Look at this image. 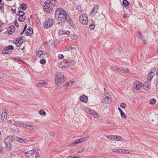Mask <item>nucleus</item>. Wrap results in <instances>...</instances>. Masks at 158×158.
<instances>
[{
  "label": "nucleus",
  "instance_id": "nucleus-47",
  "mask_svg": "<svg viewBox=\"0 0 158 158\" xmlns=\"http://www.w3.org/2000/svg\"><path fill=\"white\" fill-rule=\"evenodd\" d=\"M104 94L105 95V96L107 95H108V96H110V95L108 94V91L106 90H105V88H104Z\"/></svg>",
  "mask_w": 158,
  "mask_h": 158
},
{
  "label": "nucleus",
  "instance_id": "nucleus-59",
  "mask_svg": "<svg viewBox=\"0 0 158 158\" xmlns=\"http://www.w3.org/2000/svg\"><path fill=\"white\" fill-rule=\"evenodd\" d=\"M23 143H25L26 144H28V141L27 140H24L23 142Z\"/></svg>",
  "mask_w": 158,
  "mask_h": 158
},
{
  "label": "nucleus",
  "instance_id": "nucleus-36",
  "mask_svg": "<svg viewBox=\"0 0 158 158\" xmlns=\"http://www.w3.org/2000/svg\"><path fill=\"white\" fill-rule=\"evenodd\" d=\"M39 114L41 115L44 116L46 114L45 111L43 110H41L39 111Z\"/></svg>",
  "mask_w": 158,
  "mask_h": 158
},
{
  "label": "nucleus",
  "instance_id": "nucleus-8",
  "mask_svg": "<svg viewBox=\"0 0 158 158\" xmlns=\"http://www.w3.org/2000/svg\"><path fill=\"white\" fill-rule=\"evenodd\" d=\"M66 12L64 10L61 8H58L55 11V16L56 17H60V15L64 14Z\"/></svg>",
  "mask_w": 158,
  "mask_h": 158
},
{
  "label": "nucleus",
  "instance_id": "nucleus-48",
  "mask_svg": "<svg viewBox=\"0 0 158 158\" xmlns=\"http://www.w3.org/2000/svg\"><path fill=\"white\" fill-rule=\"evenodd\" d=\"M41 64H44L46 63V60L44 59H41L40 62Z\"/></svg>",
  "mask_w": 158,
  "mask_h": 158
},
{
  "label": "nucleus",
  "instance_id": "nucleus-60",
  "mask_svg": "<svg viewBox=\"0 0 158 158\" xmlns=\"http://www.w3.org/2000/svg\"><path fill=\"white\" fill-rule=\"evenodd\" d=\"M54 135V134L53 133V132H50V135L51 136H53Z\"/></svg>",
  "mask_w": 158,
  "mask_h": 158
},
{
  "label": "nucleus",
  "instance_id": "nucleus-39",
  "mask_svg": "<svg viewBox=\"0 0 158 158\" xmlns=\"http://www.w3.org/2000/svg\"><path fill=\"white\" fill-rule=\"evenodd\" d=\"M80 143V142L79 139H77L76 140L72 143V145L75 146Z\"/></svg>",
  "mask_w": 158,
  "mask_h": 158
},
{
  "label": "nucleus",
  "instance_id": "nucleus-45",
  "mask_svg": "<svg viewBox=\"0 0 158 158\" xmlns=\"http://www.w3.org/2000/svg\"><path fill=\"white\" fill-rule=\"evenodd\" d=\"M156 102V100L154 99H153L150 102L149 104H151L153 105Z\"/></svg>",
  "mask_w": 158,
  "mask_h": 158
},
{
  "label": "nucleus",
  "instance_id": "nucleus-34",
  "mask_svg": "<svg viewBox=\"0 0 158 158\" xmlns=\"http://www.w3.org/2000/svg\"><path fill=\"white\" fill-rule=\"evenodd\" d=\"M6 144V147L9 149H11L12 147V146L11 144V143H5Z\"/></svg>",
  "mask_w": 158,
  "mask_h": 158
},
{
  "label": "nucleus",
  "instance_id": "nucleus-29",
  "mask_svg": "<svg viewBox=\"0 0 158 158\" xmlns=\"http://www.w3.org/2000/svg\"><path fill=\"white\" fill-rule=\"evenodd\" d=\"M50 2L52 3V4L55 6H56L58 5L57 1L56 0H50Z\"/></svg>",
  "mask_w": 158,
  "mask_h": 158
},
{
  "label": "nucleus",
  "instance_id": "nucleus-1",
  "mask_svg": "<svg viewBox=\"0 0 158 158\" xmlns=\"http://www.w3.org/2000/svg\"><path fill=\"white\" fill-rule=\"evenodd\" d=\"M69 17L67 13L66 12L62 15H60V17H58L57 19V23L59 25L62 27L64 25L63 23L68 20V18Z\"/></svg>",
  "mask_w": 158,
  "mask_h": 158
},
{
  "label": "nucleus",
  "instance_id": "nucleus-38",
  "mask_svg": "<svg viewBox=\"0 0 158 158\" xmlns=\"http://www.w3.org/2000/svg\"><path fill=\"white\" fill-rule=\"evenodd\" d=\"M18 20L20 22H23L24 21L25 18L23 17V16H19Z\"/></svg>",
  "mask_w": 158,
  "mask_h": 158
},
{
  "label": "nucleus",
  "instance_id": "nucleus-37",
  "mask_svg": "<svg viewBox=\"0 0 158 158\" xmlns=\"http://www.w3.org/2000/svg\"><path fill=\"white\" fill-rule=\"evenodd\" d=\"M123 3L124 6H128L129 4L127 0H123Z\"/></svg>",
  "mask_w": 158,
  "mask_h": 158
},
{
  "label": "nucleus",
  "instance_id": "nucleus-5",
  "mask_svg": "<svg viewBox=\"0 0 158 158\" xmlns=\"http://www.w3.org/2000/svg\"><path fill=\"white\" fill-rule=\"evenodd\" d=\"M79 19L81 23L85 25L88 23V19L87 15L84 14H82L79 17Z\"/></svg>",
  "mask_w": 158,
  "mask_h": 158
},
{
  "label": "nucleus",
  "instance_id": "nucleus-11",
  "mask_svg": "<svg viewBox=\"0 0 158 158\" xmlns=\"http://www.w3.org/2000/svg\"><path fill=\"white\" fill-rule=\"evenodd\" d=\"M70 33V32L69 31H64L61 29L59 30L58 33L60 35H63L64 36L69 35Z\"/></svg>",
  "mask_w": 158,
  "mask_h": 158
},
{
  "label": "nucleus",
  "instance_id": "nucleus-26",
  "mask_svg": "<svg viewBox=\"0 0 158 158\" xmlns=\"http://www.w3.org/2000/svg\"><path fill=\"white\" fill-rule=\"evenodd\" d=\"M154 75V73L152 71L149 74L148 77V80H151Z\"/></svg>",
  "mask_w": 158,
  "mask_h": 158
},
{
  "label": "nucleus",
  "instance_id": "nucleus-51",
  "mask_svg": "<svg viewBox=\"0 0 158 158\" xmlns=\"http://www.w3.org/2000/svg\"><path fill=\"white\" fill-rule=\"evenodd\" d=\"M64 56L62 54H59L58 56L59 59H63L64 58Z\"/></svg>",
  "mask_w": 158,
  "mask_h": 158
},
{
  "label": "nucleus",
  "instance_id": "nucleus-20",
  "mask_svg": "<svg viewBox=\"0 0 158 158\" xmlns=\"http://www.w3.org/2000/svg\"><path fill=\"white\" fill-rule=\"evenodd\" d=\"M12 137L11 136H9L6 137L4 139V142L5 143H10L12 141Z\"/></svg>",
  "mask_w": 158,
  "mask_h": 158
},
{
  "label": "nucleus",
  "instance_id": "nucleus-19",
  "mask_svg": "<svg viewBox=\"0 0 158 158\" xmlns=\"http://www.w3.org/2000/svg\"><path fill=\"white\" fill-rule=\"evenodd\" d=\"M8 33L9 34H11L15 31V27L14 25H11L8 29Z\"/></svg>",
  "mask_w": 158,
  "mask_h": 158
},
{
  "label": "nucleus",
  "instance_id": "nucleus-53",
  "mask_svg": "<svg viewBox=\"0 0 158 158\" xmlns=\"http://www.w3.org/2000/svg\"><path fill=\"white\" fill-rule=\"evenodd\" d=\"M35 158H40V155L38 152H36V155L35 156Z\"/></svg>",
  "mask_w": 158,
  "mask_h": 158
},
{
  "label": "nucleus",
  "instance_id": "nucleus-57",
  "mask_svg": "<svg viewBox=\"0 0 158 158\" xmlns=\"http://www.w3.org/2000/svg\"><path fill=\"white\" fill-rule=\"evenodd\" d=\"M15 26L17 27H19V24L18 23L17 21L16 20L15 22Z\"/></svg>",
  "mask_w": 158,
  "mask_h": 158
},
{
  "label": "nucleus",
  "instance_id": "nucleus-12",
  "mask_svg": "<svg viewBox=\"0 0 158 158\" xmlns=\"http://www.w3.org/2000/svg\"><path fill=\"white\" fill-rule=\"evenodd\" d=\"M23 38L24 37L23 36H21L17 39L16 41V45L17 46H19L22 44L23 42L22 41Z\"/></svg>",
  "mask_w": 158,
  "mask_h": 158
},
{
  "label": "nucleus",
  "instance_id": "nucleus-64",
  "mask_svg": "<svg viewBox=\"0 0 158 158\" xmlns=\"http://www.w3.org/2000/svg\"><path fill=\"white\" fill-rule=\"evenodd\" d=\"M118 110H119L120 113H121V112L123 111V110H121V109L120 107L118 108Z\"/></svg>",
  "mask_w": 158,
  "mask_h": 158
},
{
  "label": "nucleus",
  "instance_id": "nucleus-21",
  "mask_svg": "<svg viewBox=\"0 0 158 158\" xmlns=\"http://www.w3.org/2000/svg\"><path fill=\"white\" fill-rule=\"evenodd\" d=\"M46 84V82L44 81L43 80L41 81L40 82L36 84V86L39 87H41L43 86L44 84Z\"/></svg>",
  "mask_w": 158,
  "mask_h": 158
},
{
  "label": "nucleus",
  "instance_id": "nucleus-30",
  "mask_svg": "<svg viewBox=\"0 0 158 158\" xmlns=\"http://www.w3.org/2000/svg\"><path fill=\"white\" fill-rule=\"evenodd\" d=\"M16 14L18 16H23L25 13L23 11L19 10L17 12Z\"/></svg>",
  "mask_w": 158,
  "mask_h": 158
},
{
  "label": "nucleus",
  "instance_id": "nucleus-46",
  "mask_svg": "<svg viewBox=\"0 0 158 158\" xmlns=\"http://www.w3.org/2000/svg\"><path fill=\"white\" fill-rule=\"evenodd\" d=\"M121 116L124 118H126L127 117L125 113L123 111L120 113Z\"/></svg>",
  "mask_w": 158,
  "mask_h": 158
},
{
  "label": "nucleus",
  "instance_id": "nucleus-27",
  "mask_svg": "<svg viewBox=\"0 0 158 158\" xmlns=\"http://www.w3.org/2000/svg\"><path fill=\"white\" fill-rule=\"evenodd\" d=\"M114 140L117 141H122L123 140V138L120 136L114 135Z\"/></svg>",
  "mask_w": 158,
  "mask_h": 158
},
{
  "label": "nucleus",
  "instance_id": "nucleus-63",
  "mask_svg": "<svg viewBox=\"0 0 158 158\" xmlns=\"http://www.w3.org/2000/svg\"><path fill=\"white\" fill-rule=\"evenodd\" d=\"M7 122L8 123H9V124H10L11 123H12L11 121L10 120H8L7 121Z\"/></svg>",
  "mask_w": 158,
  "mask_h": 158
},
{
  "label": "nucleus",
  "instance_id": "nucleus-32",
  "mask_svg": "<svg viewBox=\"0 0 158 158\" xmlns=\"http://www.w3.org/2000/svg\"><path fill=\"white\" fill-rule=\"evenodd\" d=\"M65 63L64 61L63 62H60L58 64L59 67L60 68H62L64 67H66V66H65Z\"/></svg>",
  "mask_w": 158,
  "mask_h": 158
},
{
  "label": "nucleus",
  "instance_id": "nucleus-15",
  "mask_svg": "<svg viewBox=\"0 0 158 158\" xmlns=\"http://www.w3.org/2000/svg\"><path fill=\"white\" fill-rule=\"evenodd\" d=\"M64 62L66 65H65V66H66V67L69 66L73 65L75 64V61L73 60L64 61Z\"/></svg>",
  "mask_w": 158,
  "mask_h": 158
},
{
  "label": "nucleus",
  "instance_id": "nucleus-23",
  "mask_svg": "<svg viewBox=\"0 0 158 158\" xmlns=\"http://www.w3.org/2000/svg\"><path fill=\"white\" fill-rule=\"evenodd\" d=\"M143 85L144 87V89L146 90H148L150 88L149 84L148 81L145 82L143 83Z\"/></svg>",
  "mask_w": 158,
  "mask_h": 158
},
{
  "label": "nucleus",
  "instance_id": "nucleus-31",
  "mask_svg": "<svg viewBox=\"0 0 158 158\" xmlns=\"http://www.w3.org/2000/svg\"><path fill=\"white\" fill-rule=\"evenodd\" d=\"M15 139L16 141L23 143V139L18 137H16Z\"/></svg>",
  "mask_w": 158,
  "mask_h": 158
},
{
  "label": "nucleus",
  "instance_id": "nucleus-33",
  "mask_svg": "<svg viewBox=\"0 0 158 158\" xmlns=\"http://www.w3.org/2000/svg\"><path fill=\"white\" fill-rule=\"evenodd\" d=\"M27 126H28L27 129L36 130V129H38L36 127H34V126L32 125H27Z\"/></svg>",
  "mask_w": 158,
  "mask_h": 158
},
{
  "label": "nucleus",
  "instance_id": "nucleus-40",
  "mask_svg": "<svg viewBox=\"0 0 158 158\" xmlns=\"http://www.w3.org/2000/svg\"><path fill=\"white\" fill-rule=\"evenodd\" d=\"M68 50L69 51H71V52H73L76 50V48L75 47H69L68 48Z\"/></svg>",
  "mask_w": 158,
  "mask_h": 158
},
{
  "label": "nucleus",
  "instance_id": "nucleus-35",
  "mask_svg": "<svg viewBox=\"0 0 158 158\" xmlns=\"http://www.w3.org/2000/svg\"><path fill=\"white\" fill-rule=\"evenodd\" d=\"M106 138L111 140L114 139V137L113 135H108L106 136Z\"/></svg>",
  "mask_w": 158,
  "mask_h": 158
},
{
  "label": "nucleus",
  "instance_id": "nucleus-62",
  "mask_svg": "<svg viewBox=\"0 0 158 158\" xmlns=\"http://www.w3.org/2000/svg\"><path fill=\"white\" fill-rule=\"evenodd\" d=\"M111 69L112 70H114V71H117L118 70L119 71V68H115V69H113L112 68H111Z\"/></svg>",
  "mask_w": 158,
  "mask_h": 158
},
{
  "label": "nucleus",
  "instance_id": "nucleus-25",
  "mask_svg": "<svg viewBox=\"0 0 158 158\" xmlns=\"http://www.w3.org/2000/svg\"><path fill=\"white\" fill-rule=\"evenodd\" d=\"M37 151H36L34 150H31L29 151L25 152V153L26 154L28 155L27 156H30L31 155H32L33 154L35 153V152H36Z\"/></svg>",
  "mask_w": 158,
  "mask_h": 158
},
{
  "label": "nucleus",
  "instance_id": "nucleus-17",
  "mask_svg": "<svg viewBox=\"0 0 158 158\" xmlns=\"http://www.w3.org/2000/svg\"><path fill=\"white\" fill-rule=\"evenodd\" d=\"M7 116V113L6 112H2L1 115V120L3 122H5Z\"/></svg>",
  "mask_w": 158,
  "mask_h": 158
},
{
  "label": "nucleus",
  "instance_id": "nucleus-61",
  "mask_svg": "<svg viewBox=\"0 0 158 158\" xmlns=\"http://www.w3.org/2000/svg\"><path fill=\"white\" fill-rule=\"evenodd\" d=\"M141 40H143V43L144 44H146L147 42L145 40H143L142 38Z\"/></svg>",
  "mask_w": 158,
  "mask_h": 158
},
{
  "label": "nucleus",
  "instance_id": "nucleus-3",
  "mask_svg": "<svg viewBox=\"0 0 158 158\" xmlns=\"http://www.w3.org/2000/svg\"><path fill=\"white\" fill-rule=\"evenodd\" d=\"M55 82L56 84L60 83L65 81L64 75L61 73H56L55 75Z\"/></svg>",
  "mask_w": 158,
  "mask_h": 158
},
{
  "label": "nucleus",
  "instance_id": "nucleus-4",
  "mask_svg": "<svg viewBox=\"0 0 158 158\" xmlns=\"http://www.w3.org/2000/svg\"><path fill=\"white\" fill-rule=\"evenodd\" d=\"M54 22V20L52 19H48L44 24V29H47L51 27Z\"/></svg>",
  "mask_w": 158,
  "mask_h": 158
},
{
  "label": "nucleus",
  "instance_id": "nucleus-42",
  "mask_svg": "<svg viewBox=\"0 0 158 158\" xmlns=\"http://www.w3.org/2000/svg\"><path fill=\"white\" fill-rule=\"evenodd\" d=\"M95 27V25L94 24H92L89 25V27L92 30H94Z\"/></svg>",
  "mask_w": 158,
  "mask_h": 158
},
{
  "label": "nucleus",
  "instance_id": "nucleus-50",
  "mask_svg": "<svg viewBox=\"0 0 158 158\" xmlns=\"http://www.w3.org/2000/svg\"><path fill=\"white\" fill-rule=\"evenodd\" d=\"M119 149H114L112 150V152H116L119 153Z\"/></svg>",
  "mask_w": 158,
  "mask_h": 158
},
{
  "label": "nucleus",
  "instance_id": "nucleus-52",
  "mask_svg": "<svg viewBox=\"0 0 158 158\" xmlns=\"http://www.w3.org/2000/svg\"><path fill=\"white\" fill-rule=\"evenodd\" d=\"M120 106L123 108H124L126 106V104L124 103H122L121 104Z\"/></svg>",
  "mask_w": 158,
  "mask_h": 158
},
{
  "label": "nucleus",
  "instance_id": "nucleus-16",
  "mask_svg": "<svg viewBox=\"0 0 158 158\" xmlns=\"http://www.w3.org/2000/svg\"><path fill=\"white\" fill-rule=\"evenodd\" d=\"M33 33L32 29L31 27L28 28L25 33L26 35L27 36L31 35Z\"/></svg>",
  "mask_w": 158,
  "mask_h": 158
},
{
  "label": "nucleus",
  "instance_id": "nucleus-10",
  "mask_svg": "<svg viewBox=\"0 0 158 158\" xmlns=\"http://www.w3.org/2000/svg\"><path fill=\"white\" fill-rule=\"evenodd\" d=\"M111 102L110 97L108 95L106 96L102 100V102L103 103L109 104Z\"/></svg>",
  "mask_w": 158,
  "mask_h": 158
},
{
  "label": "nucleus",
  "instance_id": "nucleus-44",
  "mask_svg": "<svg viewBox=\"0 0 158 158\" xmlns=\"http://www.w3.org/2000/svg\"><path fill=\"white\" fill-rule=\"evenodd\" d=\"M74 83L73 81H70L67 82V84L68 85L71 86Z\"/></svg>",
  "mask_w": 158,
  "mask_h": 158
},
{
  "label": "nucleus",
  "instance_id": "nucleus-58",
  "mask_svg": "<svg viewBox=\"0 0 158 158\" xmlns=\"http://www.w3.org/2000/svg\"><path fill=\"white\" fill-rule=\"evenodd\" d=\"M83 138L84 139V141H85V140H86L87 139H88L89 138V136H87L85 137H83Z\"/></svg>",
  "mask_w": 158,
  "mask_h": 158
},
{
  "label": "nucleus",
  "instance_id": "nucleus-13",
  "mask_svg": "<svg viewBox=\"0 0 158 158\" xmlns=\"http://www.w3.org/2000/svg\"><path fill=\"white\" fill-rule=\"evenodd\" d=\"M99 8V6L97 5H95L91 13V15L92 16L94 15L98 12Z\"/></svg>",
  "mask_w": 158,
  "mask_h": 158
},
{
  "label": "nucleus",
  "instance_id": "nucleus-54",
  "mask_svg": "<svg viewBox=\"0 0 158 158\" xmlns=\"http://www.w3.org/2000/svg\"><path fill=\"white\" fill-rule=\"evenodd\" d=\"M4 76V74L2 72L0 71V78H1Z\"/></svg>",
  "mask_w": 158,
  "mask_h": 158
},
{
  "label": "nucleus",
  "instance_id": "nucleus-9",
  "mask_svg": "<svg viewBox=\"0 0 158 158\" xmlns=\"http://www.w3.org/2000/svg\"><path fill=\"white\" fill-rule=\"evenodd\" d=\"M36 54L38 57L40 58H43L46 56V55H48L46 52L41 50L37 51L36 52Z\"/></svg>",
  "mask_w": 158,
  "mask_h": 158
},
{
  "label": "nucleus",
  "instance_id": "nucleus-41",
  "mask_svg": "<svg viewBox=\"0 0 158 158\" xmlns=\"http://www.w3.org/2000/svg\"><path fill=\"white\" fill-rule=\"evenodd\" d=\"M119 153H128L130 154L131 153L129 152H124V150L123 149H119Z\"/></svg>",
  "mask_w": 158,
  "mask_h": 158
},
{
  "label": "nucleus",
  "instance_id": "nucleus-2",
  "mask_svg": "<svg viewBox=\"0 0 158 158\" xmlns=\"http://www.w3.org/2000/svg\"><path fill=\"white\" fill-rule=\"evenodd\" d=\"M52 3H51L50 0L46 1L44 3L43 8L44 11L48 13H50L52 10Z\"/></svg>",
  "mask_w": 158,
  "mask_h": 158
},
{
  "label": "nucleus",
  "instance_id": "nucleus-55",
  "mask_svg": "<svg viewBox=\"0 0 158 158\" xmlns=\"http://www.w3.org/2000/svg\"><path fill=\"white\" fill-rule=\"evenodd\" d=\"M78 139H79V140L80 141V143H82L85 141L83 138H81Z\"/></svg>",
  "mask_w": 158,
  "mask_h": 158
},
{
  "label": "nucleus",
  "instance_id": "nucleus-7",
  "mask_svg": "<svg viewBox=\"0 0 158 158\" xmlns=\"http://www.w3.org/2000/svg\"><path fill=\"white\" fill-rule=\"evenodd\" d=\"M142 84L139 81L135 82L133 85V87L135 91H137L142 87Z\"/></svg>",
  "mask_w": 158,
  "mask_h": 158
},
{
  "label": "nucleus",
  "instance_id": "nucleus-24",
  "mask_svg": "<svg viewBox=\"0 0 158 158\" xmlns=\"http://www.w3.org/2000/svg\"><path fill=\"white\" fill-rule=\"evenodd\" d=\"M27 7V4L25 3H23L20 5L19 8L20 10L24 11L26 9Z\"/></svg>",
  "mask_w": 158,
  "mask_h": 158
},
{
  "label": "nucleus",
  "instance_id": "nucleus-28",
  "mask_svg": "<svg viewBox=\"0 0 158 158\" xmlns=\"http://www.w3.org/2000/svg\"><path fill=\"white\" fill-rule=\"evenodd\" d=\"M120 72L122 73H128L129 70L128 69H127L125 70V69L122 68H119V71Z\"/></svg>",
  "mask_w": 158,
  "mask_h": 158
},
{
  "label": "nucleus",
  "instance_id": "nucleus-56",
  "mask_svg": "<svg viewBox=\"0 0 158 158\" xmlns=\"http://www.w3.org/2000/svg\"><path fill=\"white\" fill-rule=\"evenodd\" d=\"M138 33H139V38H140V39H142V34H141V33H140V31H139Z\"/></svg>",
  "mask_w": 158,
  "mask_h": 158
},
{
  "label": "nucleus",
  "instance_id": "nucleus-22",
  "mask_svg": "<svg viewBox=\"0 0 158 158\" xmlns=\"http://www.w3.org/2000/svg\"><path fill=\"white\" fill-rule=\"evenodd\" d=\"M68 23L73 28L75 27V26L74 25L71 18L69 17L68 20H67Z\"/></svg>",
  "mask_w": 158,
  "mask_h": 158
},
{
  "label": "nucleus",
  "instance_id": "nucleus-6",
  "mask_svg": "<svg viewBox=\"0 0 158 158\" xmlns=\"http://www.w3.org/2000/svg\"><path fill=\"white\" fill-rule=\"evenodd\" d=\"M13 49L14 47L11 45L6 46L2 51V53L4 54H9L11 52L10 51L13 50Z\"/></svg>",
  "mask_w": 158,
  "mask_h": 158
},
{
  "label": "nucleus",
  "instance_id": "nucleus-14",
  "mask_svg": "<svg viewBox=\"0 0 158 158\" xmlns=\"http://www.w3.org/2000/svg\"><path fill=\"white\" fill-rule=\"evenodd\" d=\"M89 113L94 118H98L99 115L98 113L93 110H89Z\"/></svg>",
  "mask_w": 158,
  "mask_h": 158
},
{
  "label": "nucleus",
  "instance_id": "nucleus-43",
  "mask_svg": "<svg viewBox=\"0 0 158 158\" xmlns=\"http://www.w3.org/2000/svg\"><path fill=\"white\" fill-rule=\"evenodd\" d=\"M78 38V36L77 35H73L71 36V38L72 40H77Z\"/></svg>",
  "mask_w": 158,
  "mask_h": 158
},
{
  "label": "nucleus",
  "instance_id": "nucleus-18",
  "mask_svg": "<svg viewBox=\"0 0 158 158\" xmlns=\"http://www.w3.org/2000/svg\"><path fill=\"white\" fill-rule=\"evenodd\" d=\"M80 100L81 102L86 103L88 102V97L85 95H83L80 97Z\"/></svg>",
  "mask_w": 158,
  "mask_h": 158
},
{
  "label": "nucleus",
  "instance_id": "nucleus-49",
  "mask_svg": "<svg viewBox=\"0 0 158 158\" xmlns=\"http://www.w3.org/2000/svg\"><path fill=\"white\" fill-rule=\"evenodd\" d=\"M28 125L26 124H20V126L21 127H24L27 129V127H28L27 125Z\"/></svg>",
  "mask_w": 158,
  "mask_h": 158
}]
</instances>
